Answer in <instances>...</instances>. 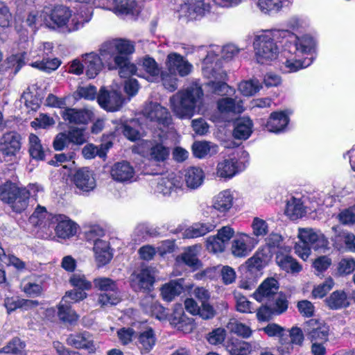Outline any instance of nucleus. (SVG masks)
<instances>
[{
    "label": "nucleus",
    "instance_id": "obj_1",
    "mask_svg": "<svg viewBox=\"0 0 355 355\" xmlns=\"http://www.w3.org/2000/svg\"><path fill=\"white\" fill-rule=\"evenodd\" d=\"M275 35L282 37L284 45L285 60L282 62L281 69L285 73L296 72L307 67L311 63L310 59H302L305 54L309 53L315 46L313 39L307 35L298 37L296 35L287 31H278Z\"/></svg>",
    "mask_w": 355,
    "mask_h": 355
},
{
    "label": "nucleus",
    "instance_id": "obj_2",
    "mask_svg": "<svg viewBox=\"0 0 355 355\" xmlns=\"http://www.w3.org/2000/svg\"><path fill=\"white\" fill-rule=\"evenodd\" d=\"M135 51L132 42L124 39H114L104 42L100 47V53L103 56L109 70L119 69L120 77L128 78L132 75L141 76L135 64L130 62L128 55Z\"/></svg>",
    "mask_w": 355,
    "mask_h": 355
},
{
    "label": "nucleus",
    "instance_id": "obj_3",
    "mask_svg": "<svg viewBox=\"0 0 355 355\" xmlns=\"http://www.w3.org/2000/svg\"><path fill=\"white\" fill-rule=\"evenodd\" d=\"M200 85L193 83L187 88L178 91L170 98V106L173 113L180 119H191L203 99Z\"/></svg>",
    "mask_w": 355,
    "mask_h": 355
},
{
    "label": "nucleus",
    "instance_id": "obj_4",
    "mask_svg": "<svg viewBox=\"0 0 355 355\" xmlns=\"http://www.w3.org/2000/svg\"><path fill=\"white\" fill-rule=\"evenodd\" d=\"M297 236L300 242L295 245V253L303 260H306L311 250H322L327 249L328 240L320 232L311 228H299Z\"/></svg>",
    "mask_w": 355,
    "mask_h": 355
},
{
    "label": "nucleus",
    "instance_id": "obj_5",
    "mask_svg": "<svg viewBox=\"0 0 355 355\" xmlns=\"http://www.w3.org/2000/svg\"><path fill=\"white\" fill-rule=\"evenodd\" d=\"M275 32L277 31L255 37L253 42V47L254 58L258 63L261 64H268L277 58L279 47L275 41V38L282 40V37L275 36Z\"/></svg>",
    "mask_w": 355,
    "mask_h": 355
},
{
    "label": "nucleus",
    "instance_id": "obj_6",
    "mask_svg": "<svg viewBox=\"0 0 355 355\" xmlns=\"http://www.w3.org/2000/svg\"><path fill=\"white\" fill-rule=\"evenodd\" d=\"M71 17V10L64 6H55L51 14V19L55 25L61 28L65 26V29L68 32H72L78 30L83 27L85 22L88 20L84 19L83 16L79 17V15H74L71 21L69 18Z\"/></svg>",
    "mask_w": 355,
    "mask_h": 355
},
{
    "label": "nucleus",
    "instance_id": "obj_7",
    "mask_svg": "<svg viewBox=\"0 0 355 355\" xmlns=\"http://www.w3.org/2000/svg\"><path fill=\"white\" fill-rule=\"evenodd\" d=\"M94 284L96 288L103 291L98 300L102 306L116 305L119 302V293L114 281L107 277H98L94 280Z\"/></svg>",
    "mask_w": 355,
    "mask_h": 355
},
{
    "label": "nucleus",
    "instance_id": "obj_8",
    "mask_svg": "<svg viewBox=\"0 0 355 355\" xmlns=\"http://www.w3.org/2000/svg\"><path fill=\"white\" fill-rule=\"evenodd\" d=\"M233 200L232 191L228 189L223 190L213 198L212 204L207 207L206 213L213 220L224 217L232 207Z\"/></svg>",
    "mask_w": 355,
    "mask_h": 355
},
{
    "label": "nucleus",
    "instance_id": "obj_9",
    "mask_svg": "<svg viewBox=\"0 0 355 355\" xmlns=\"http://www.w3.org/2000/svg\"><path fill=\"white\" fill-rule=\"evenodd\" d=\"M155 193L163 196H171L182 190V182L180 177L171 173L156 178L151 183Z\"/></svg>",
    "mask_w": 355,
    "mask_h": 355
},
{
    "label": "nucleus",
    "instance_id": "obj_10",
    "mask_svg": "<svg viewBox=\"0 0 355 355\" xmlns=\"http://www.w3.org/2000/svg\"><path fill=\"white\" fill-rule=\"evenodd\" d=\"M259 241L254 236L245 234H237L231 243V252L235 257H245L250 254Z\"/></svg>",
    "mask_w": 355,
    "mask_h": 355
},
{
    "label": "nucleus",
    "instance_id": "obj_11",
    "mask_svg": "<svg viewBox=\"0 0 355 355\" xmlns=\"http://www.w3.org/2000/svg\"><path fill=\"white\" fill-rule=\"evenodd\" d=\"M165 65L170 73L181 77L189 75L193 69V65L184 56L175 52L168 54Z\"/></svg>",
    "mask_w": 355,
    "mask_h": 355
},
{
    "label": "nucleus",
    "instance_id": "obj_12",
    "mask_svg": "<svg viewBox=\"0 0 355 355\" xmlns=\"http://www.w3.org/2000/svg\"><path fill=\"white\" fill-rule=\"evenodd\" d=\"M304 331L311 342L327 343L329 327L324 322L310 319L305 323Z\"/></svg>",
    "mask_w": 355,
    "mask_h": 355
},
{
    "label": "nucleus",
    "instance_id": "obj_13",
    "mask_svg": "<svg viewBox=\"0 0 355 355\" xmlns=\"http://www.w3.org/2000/svg\"><path fill=\"white\" fill-rule=\"evenodd\" d=\"M97 101L99 105L105 110L116 112L122 107L125 98L117 91H107L104 88H101L97 96Z\"/></svg>",
    "mask_w": 355,
    "mask_h": 355
},
{
    "label": "nucleus",
    "instance_id": "obj_14",
    "mask_svg": "<svg viewBox=\"0 0 355 355\" xmlns=\"http://www.w3.org/2000/svg\"><path fill=\"white\" fill-rule=\"evenodd\" d=\"M144 116L150 121L163 126L168 125L171 121V116L168 110L157 103H146L142 110Z\"/></svg>",
    "mask_w": 355,
    "mask_h": 355
},
{
    "label": "nucleus",
    "instance_id": "obj_15",
    "mask_svg": "<svg viewBox=\"0 0 355 355\" xmlns=\"http://www.w3.org/2000/svg\"><path fill=\"white\" fill-rule=\"evenodd\" d=\"M130 279V285L135 291H149L153 285L155 277L151 268H142L132 272Z\"/></svg>",
    "mask_w": 355,
    "mask_h": 355
},
{
    "label": "nucleus",
    "instance_id": "obj_16",
    "mask_svg": "<svg viewBox=\"0 0 355 355\" xmlns=\"http://www.w3.org/2000/svg\"><path fill=\"white\" fill-rule=\"evenodd\" d=\"M288 309V301L284 295H279L275 302L268 305L262 306L257 310V315L259 320H268L272 315H278L284 313Z\"/></svg>",
    "mask_w": 355,
    "mask_h": 355
},
{
    "label": "nucleus",
    "instance_id": "obj_17",
    "mask_svg": "<svg viewBox=\"0 0 355 355\" xmlns=\"http://www.w3.org/2000/svg\"><path fill=\"white\" fill-rule=\"evenodd\" d=\"M0 146L4 157H10V160H12L21 149V136L16 132H8L2 136Z\"/></svg>",
    "mask_w": 355,
    "mask_h": 355
},
{
    "label": "nucleus",
    "instance_id": "obj_18",
    "mask_svg": "<svg viewBox=\"0 0 355 355\" xmlns=\"http://www.w3.org/2000/svg\"><path fill=\"white\" fill-rule=\"evenodd\" d=\"M42 191V187L37 184H29L28 189L24 187H20L17 195H15L13 198L10 206L14 211L21 213L28 207L31 194Z\"/></svg>",
    "mask_w": 355,
    "mask_h": 355
},
{
    "label": "nucleus",
    "instance_id": "obj_19",
    "mask_svg": "<svg viewBox=\"0 0 355 355\" xmlns=\"http://www.w3.org/2000/svg\"><path fill=\"white\" fill-rule=\"evenodd\" d=\"M112 178L120 183H130L135 180V171L132 166L126 161L116 162L110 169Z\"/></svg>",
    "mask_w": 355,
    "mask_h": 355
},
{
    "label": "nucleus",
    "instance_id": "obj_20",
    "mask_svg": "<svg viewBox=\"0 0 355 355\" xmlns=\"http://www.w3.org/2000/svg\"><path fill=\"white\" fill-rule=\"evenodd\" d=\"M53 224H56L55 232L59 238L68 239L74 236L77 231V225L65 215L58 214L51 217Z\"/></svg>",
    "mask_w": 355,
    "mask_h": 355
},
{
    "label": "nucleus",
    "instance_id": "obj_21",
    "mask_svg": "<svg viewBox=\"0 0 355 355\" xmlns=\"http://www.w3.org/2000/svg\"><path fill=\"white\" fill-rule=\"evenodd\" d=\"M66 343L76 349L87 350L89 354L94 353L96 349L92 336L87 331L69 335Z\"/></svg>",
    "mask_w": 355,
    "mask_h": 355
},
{
    "label": "nucleus",
    "instance_id": "obj_22",
    "mask_svg": "<svg viewBox=\"0 0 355 355\" xmlns=\"http://www.w3.org/2000/svg\"><path fill=\"white\" fill-rule=\"evenodd\" d=\"M82 58L85 73L89 78H94L101 72L103 66H106L105 62L100 53L99 54L94 52L85 53L83 55Z\"/></svg>",
    "mask_w": 355,
    "mask_h": 355
},
{
    "label": "nucleus",
    "instance_id": "obj_23",
    "mask_svg": "<svg viewBox=\"0 0 355 355\" xmlns=\"http://www.w3.org/2000/svg\"><path fill=\"white\" fill-rule=\"evenodd\" d=\"M181 11L190 19H196L209 11V5L203 0H186Z\"/></svg>",
    "mask_w": 355,
    "mask_h": 355
},
{
    "label": "nucleus",
    "instance_id": "obj_24",
    "mask_svg": "<svg viewBox=\"0 0 355 355\" xmlns=\"http://www.w3.org/2000/svg\"><path fill=\"white\" fill-rule=\"evenodd\" d=\"M62 116L69 123L86 124L93 117V112L86 109L66 108L62 112Z\"/></svg>",
    "mask_w": 355,
    "mask_h": 355
},
{
    "label": "nucleus",
    "instance_id": "obj_25",
    "mask_svg": "<svg viewBox=\"0 0 355 355\" xmlns=\"http://www.w3.org/2000/svg\"><path fill=\"white\" fill-rule=\"evenodd\" d=\"M185 309L193 315H199L204 320L213 318L216 312L212 305L199 306L193 298H188L184 301Z\"/></svg>",
    "mask_w": 355,
    "mask_h": 355
},
{
    "label": "nucleus",
    "instance_id": "obj_26",
    "mask_svg": "<svg viewBox=\"0 0 355 355\" xmlns=\"http://www.w3.org/2000/svg\"><path fill=\"white\" fill-rule=\"evenodd\" d=\"M95 261L98 267L107 264L112 259L110 243L107 241H97L93 247Z\"/></svg>",
    "mask_w": 355,
    "mask_h": 355
},
{
    "label": "nucleus",
    "instance_id": "obj_27",
    "mask_svg": "<svg viewBox=\"0 0 355 355\" xmlns=\"http://www.w3.org/2000/svg\"><path fill=\"white\" fill-rule=\"evenodd\" d=\"M156 343V336L151 327H147L139 332L136 345L141 354L149 353Z\"/></svg>",
    "mask_w": 355,
    "mask_h": 355
},
{
    "label": "nucleus",
    "instance_id": "obj_28",
    "mask_svg": "<svg viewBox=\"0 0 355 355\" xmlns=\"http://www.w3.org/2000/svg\"><path fill=\"white\" fill-rule=\"evenodd\" d=\"M217 108L221 115L225 116L232 114H240L244 107L241 100L232 98H223L217 102Z\"/></svg>",
    "mask_w": 355,
    "mask_h": 355
},
{
    "label": "nucleus",
    "instance_id": "obj_29",
    "mask_svg": "<svg viewBox=\"0 0 355 355\" xmlns=\"http://www.w3.org/2000/svg\"><path fill=\"white\" fill-rule=\"evenodd\" d=\"M275 261L278 266L286 272L298 273L302 269V266L295 259L281 251L276 254Z\"/></svg>",
    "mask_w": 355,
    "mask_h": 355
},
{
    "label": "nucleus",
    "instance_id": "obj_30",
    "mask_svg": "<svg viewBox=\"0 0 355 355\" xmlns=\"http://www.w3.org/2000/svg\"><path fill=\"white\" fill-rule=\"evenodd\" d=\"M74 183L83 191H89L96 187V182L92 172L84 168L78 170L74 175Z\"/></svg>",
    "mask_w": 355,
    "mask_h": 355
},
{
    "label": "nucleus",
    "instance_id": "obj_31",
    "mask_svg": "<svg viewBox=\"0 0 355 355\" xmlns=\"http://www.w3.org/2000/svg\"><path fill=\"white\" fill-rule=\"evenodd\" d=\"M52 216L54 215L49 214L45 207L37 205L30 216L29 221L35 227L46 229L53 223L51 221Z\"/></svg>",
    "mask_w": 355,
    "mask_h": 355
},
{
    "label": "nucleus",
    "instance_id": "obj_32",
    "mask_svg": "<svg viewBox=\"0 0 355 355\" xmlns=\"http://www.w3.org/2000/svg\"><path fill=\"white\" fill-rule=\"evenodd\" d=\"M138 64L145 71V74L141 76L149 82H155L159 79L161 73L160 69L153 58L146 56L140 60Z\"/></svg>",
    "mask_w": 355,
    "mask_h": 355
},
{
    "label": "nucleus",
    "instance_id": "obj_33",
    "mask_svg": "<svg viewBox=\"0 0 355 355\" xmlns=\"http://www.w3.org/2000/svg\"><path fill=\"white\" fill-rule=\"evenodd\" d=\"M200 249L201 246L198 245L188 247L176 258L177 262L183 263L194 269L198 268L200 266V262L198 256Z\"/></svg>",
    "mask_w": 355,
    "mask_h": 355
},
{
    "label": "nucleus",
    "instance_id": "obj_34",
    "mask_svg": "<svg viewBox=\"0 0 355 355\" xmlns=\"http://www.w3.org/2000/svg\"><path fill=\"white\" fill-rule=\"evenodd\" d=\"M278 282L274 278L266 279L254 293L253 296L257 301L262 302L265 298H270L277 293Z\"/></svg>",
    "mask_w": 355,
    "mask_h": 355
},
{
    "label": "nucleus",
    "instance_id": "obj_35",
    "mask_svg": "<svg viewBox=\"0 0 355 355\" xmlns=\"http://www.w3.org/2000/svg\"><path fill=\"white\" fill-rule=\"evenodd\" d=\"M112 10L117 15H137L140 8L135 0H114Z\"/></svg>",
    "mask_w": 355,
    "mask_h": 355
},
{
    "label": "nucleus",
    "instance_id": "obj_36",
    "mask_svg": "<svg viewBox=\"0 0 355 355\" xmlns=\"http://www.w3.org/2000/svg\"><path fill=\"white\" fill-rule=\"evenodd\" d=\"M205 179L202 169L197 166H191L185 170L184 181L187 187L195 189L200 187Z\"/></svg>",
    "mask_w": 355,
    "mask_h": 355
},
{
    "label": "nucleus",
    "instance_id": "obj_37",
    "mask_svg": "<svg viewBox=\"0 0 355 355\" xmlns=\"http://www.w3.org/2000/svg\"><path fill=\"white\" fill-rule=\"evenodd\" d=\"M334 245L338 250L355 252V235L347 232H342L335 236Z\"/></svg>",
    "mask_w": 355,
    "mask_h": 355
},
{
    "label": "nucleus",
    "instance_id": "obj_38",
    "mask_svg": "<svg viewBox=\"0 0 355 355\" xmlns=\"http://www.w3.org/2000/svg\"><path fill=\"white\" fill-rule=\"evenodd\" d=\"M289 121L284 112H273L267 121L266 128L272 132H280L284 130Z\"/></svg>",
    "mask_w": 355,
    "mask_h": 355
},
{
    "label": "nucleus",
    "instance_id": "obj_39",
    "mask_svg": "<svg viewBox=\"0 0 355 355\" xmlns=\"http://www.w3.org/2000/svg\"><path fill=\"white\" fill-rule=\"evenodd\" d=\"M239 171L237 161L235 159H225L218 162L216 167V175L223 178H232Z\"/></svg>",
    "mask_w": 355,
    "mask_h": 355
},
{
    "label": "nucleus",
    "instance_id": "obj_40",
    "mask_svg": "<svg viewBox=\"0 0 355 355\" xmlns=\"http://www.w3.org/2000/svg\"><path fill=\"white\" fill-rule=\"evenodd\" d=\"M111 142L102 144L99 146H95L89 144L85 146L82 150V154L85 159H94L96 156L100 158H105L108 150L112 147Z\"/></svg>",
    "mask_w": 355,
    "mask_h": 355
},
{
    "label": "nucleus",
    "instance_id": "obj_41",
    "mask_svg": "<svg viewBox=\"0 0 355 355\" xmlns=\"http://www.w3.org/2000/svg\"><path fill=\"white\" fill-rule=\"evenodd\" d=\"M183 279L171 281L165 284L161 288L162 298L166 302H171L175 297L180 295L184 290Z\"/></svg>",
    "mask_w": 355,
    "mask_h": 355
},
{
    "label": "nucleus",
    "instance_id": "obj_42",
    "mask_svg": "<svg viewBox=\"0 0 355 355\" xmlns=\"http://www.w3.org/2000/svg\"><path fill=\"white\" fill-rule=\"evenodd\" d=\"M252 121L248 117L237 119L235 122L233 135L238 139H247L252 132Z\"/></svg>",
    "mask_w": 355,
    "mask_h": 355
},
{
    "label": "nucleus",
    "instance_id": "obj_43",
    "mask_svg": "<svg viewBox=\"0 0 355 355\" xmlns=\"http://www.w3.org/2000/svg\"><path fill=\"white\" fill-rule=\"evenodd\" d=\"M31 57L33 58L36 57L42 58V60L41 61L32 62L31 65L34 68L46 73H51V71L56 70L61 64V61L58 58L49 60L46 58V56H44V55H31Z\"/></svg>",
    "mask_w": 355,
    "mask_h": 355
},
{
    "label": "nucleus",
    "instance_id": "obj_44",
    "mask_svg": "<svg viewBox=\"0 0 355 355\" xmlns=\"http://www.w3.org/2000/svg\"><path fill=\"white\" fill-rule=\"evenodd\" d=\"M216 225L211 223H198L187 228L183 233V236L187 239H194L202 236L211 232Z\"/></svg>",
    "mask_w": 355,
    "mask_h": 355
},
{
    "label": "nucleus",
    "instance_id": "obj_45",
    "mask_svg": "<svg viewBox=\"0 0 355 355\" xmlns=\"http://www.w3.org/2000/svg\"><path fill=\"white\" fill-rule=\"evenodd\" d=\"M285 213L291 220L302 217L305 209L302 200L299 198H292L287 202Z\"/></svg>",
    "mask_w": 355,
    "mask_h": 355
},
{
    "label": "nucleus",
    "instance_id": "obj_46",
    "mask_svg": "<svg viewBox=\"0 0 355 355\" xmlns=\"http://www.w3.org/2000/svg\"><path fill=\"white\" fill-rule=\"evenodd\" d=\"M57 307V316L62 322L72 324L78 320V315L67 303L61 300Z\"/></svg>",
    "mask_w": 355,
    "mask_h": 355
},
{
    "label": "nucleus",
    "instance_id": "obj_47",
    "mask_svg": "<svg viewBox=\"0 0 355 355\" xmlns=\"http://www.w3.org/2000/svg\"><path fill=\"white\" fill-rule=\"evenodd\" d=\"M227 329L243 338H249L252 334L251 329L246 324L239 322L235 318L230 319L226 325Z\"/></svg>",
    "mask_w": 355,
    "mask_h": 355
},
{
    "label": "nucleus",
    "instance_id": "obj_48",
    "mask_svg": "<svg viewBox=\"0 0 355 355\" xmlns=\"http://www.w3.org/2000/svg\"><path fill=\"white\" fill-rule=\"evenodd\" d=\"M218 146L207 141H196L192 145V150L195 157L203 158L209 153H216Z\"/></svg>",
    "mask_w": 355,
    "mask_h": 355
},
{
    "label": "nucleus",
    "instance_id": "obj_49",
    "mask_svg": "<svg viewBox=\"0 0 355 355\" xmlns=\"http://www.w3.org/2000/svg\"><path fill=\"white\" fill-rule=\"evenodd\" d=\"M20 187L10 181L6 182L0 186V199L4 203L10 205L13 198L17 195Z\"/></svg>",
    "mask_w": 355,
    "mask_h": 355
},
{
    "label": "nucleus",
    "instance_id": "obj_50",
    "mask_svg": "<svg viewBox=\"0 0 355 355\" xmlns=\"http://www.w3.org/2000/svg\"><path fill=\"white\" fill-rule=\"evenodd\" d=\"M325 302L327 305L331 309H338L348 304L347 295L343 291L333 292L331 295L325 300Z\"/></svg>",
    "mask_w": 355,
    "mask_h": 355
},
{
    "label": "nucleus",
    "instance_id": "obj_51",
    "mask_svg": "<svg viewBox=\"0 0 355 355\" xmlns=\"http://www.w3.org/2000/svg\"><path fill=\"white\" fill-rule=\"evenodd\" d=\"M28 140L30 155L35 159L42 160L44 158V150L38 137L31 134Z\"/></svg>",
    "mask_w": 355,
    "mask_h": 355
},
{
    "label": "nucleus",
    "instance_id": "obj_52",
    "mask_svg": "<svg viewBox=\"0 0 355 355\" xmlns=\"http://www.w3.org/2000/svg\"><path fill=\"white\" fill-rule=\"evenodd\" d=\"M238 88L243 96H251L260 90L261 85L258 80L251 79L241 82Z\"/></svg>",
    "mask_w": 355,
    "mask_h": 355
},
{
    "label": "nucleus",
    "instance_id": "obj_53",
    "mask_svg": "<svg viewBox=\"0 0 355 355\" xmlns=\"http://www.w3.org/2000/svg\"><path fill=\"white\" fill-rule=\"evenodd\" d=\"M290 337H291V342L287 343L286 345L284 346L286 352H289L290 349L293 348L292 344L297 345H302L303 343V341L304 340V336L302 330L297 327H292L290 330ZM282 345H284L283 343H282ZM284 346L278 347V349L279 351H284V349H283Z\"/></svg>",
    "mask_w": 355,
    "mask_h": 355
},
{
    "label": "nucleus",
    "instance_id": "obj_54",
    "mask_svg": "<svg viewBox=\"0 0 355 355\" xmlns=\"http://www.w3.org/2000/svg\"><path fill=\"white\" fill-rule=\"evenodd\" d=\"M284 0H259L257 6L266 14L277 12L283 7Z\"/></svg>",
    "mask_w": 355,
    "mask_h": 355
},
{
    "label": "nucleus",
    "instance_id": "obj_55",
    "mask_svg": "<svg viewBox=\"0 0 355 355\" xmlns=\"http://www.w3.org/2000/svg\"><path fill=\"white\" fill-rule=\"evenodd\" d=\"M170 150L162 144H156L150 149L149 156L155 162H164L169 156Z\"/></svg>",
    "mask_w": 355,
    "mask_h": 355
},
{
    "label": "nucleus",
    "instance_id": "obj_56",
    "mask_svg": "<svg viewBox=\"0 0 355 355\" xmlns=\"http://www.w3.org/2000/svg\"><path fill=\"white\" fill-rule=\"evenodd\" d=\"M227 349L230 355H248V342L239 340L232 341L227 345Z\"/></svg>",
    "mask_w": 355,
    "mask_h": 355
},
{
    "label": "nucleus",
    "instance_id": "obj_57",
    "mask_svg": "<svg viewBox=\"0 0 355 355\" xmlns=\"http://www.w3.org/2000/svg\"><path fill=\"white\" fill-rule=\"evenodd\" d=\"M212 93L219 96L232 95L234 89L224 81H210L207 83Z\"/></svg>",
    "mask_w": 355,
    "mask_h": 355
},
{
    "label": "nucleus",
    "instance_id": "obj_58",
    "mask_svg": "<svg viewBox=\"0 0 355 355\" xmlns=\"http://www.w3.org/2000/svg\"><path fill=\"white\" fill-rule=\"evenodd\" d=\"M139 125L136 120L131 121L123 125V133L130 141H136L141 137Z\"/></svg>",
    "mask_w": 355,
    "mask_h": 355
},
{
    "label": "nucleus",
    "instance_id": "obj_59",
    "mask_svg": "<svg viewBox=\"0 0 355 355\" xmlns=\"http://www.w3.org/2000/svg\"><path fill=\"white\" fill-rule=\"evenodd\" d=\"M251 227L253 235L256 237H263L268 232V225L266 221L258 217L254 218Z\"/></svg>",
    "mask_w": 355,
    "mask_h": 355
},
{
    "label": "nucleus",
    "instance_id": "obj_60",
    "mask_svg": "<svg viewBox=\"0 0 355 355\" xmlns=\"http://www.w3.org/2000/svg\"><path fill=\"white\" fill-rule=\"evenodd\" d=\"M355 270V259L352 258L342 259L337 266V273L340 276L351 274Z\"/></svg>",
    "mask_w": 355,
    "mask_h": 355
},
{
    "label": "nucleus",
    "instance_id": "obj_61",
    "mask_svg": "<svg viewBox=\"0 0 355 355\" xmlns=\"http://www.w3.org/2000/svg\"><path fill=\"white\" fill-rule=\"evenodd\" d=\"M85 234L87 241L94 245L97 241H103L101 237L105 235V230L99 225H94L89 226Z\"/></svg>",
    "mask_w": 355,
    "mask_h": 355
},
{
    "label": "nucleus",
    "instance_id": "obj_62",
    "mask_svg": "<svg viewBox=\"0 0 355 355\" xmlns=\"http://www.w3.org/2000/svg\"><path fill=\"white\" fill-rule=\"evenodd\" d=\"M236 300V310L241 313H252L254 310L252 305V302H250L245 296L236 293L235 294Z\"/></svg>",
    "mask_w": 355,
    "mask_h": 355
},
{
    "label": "nucleus",
    "instance_id": "obj_63",
    "mask_svg": "<svg viewBox=\"0 0 355 355\" xmlns=\"http://www.w3.org/2000/svg\"><path fill=\"white\" fill-rule=\"evenodd\" d=\"M22 286V291L27 296L31 297L40 296L43 293V288L41 284L28 282L24 283Z\"/></svg>",
    "mask_w": 355,
    "mask_h": 355
},
{
    "label": "nucleus",
    "instance_id": "obj_64",
    "mask_svg": "<svg viewBox=\"0 0 355 355\" xmlns=\"http://www.w3.org/2000/svg\"><path fill=\"white\" fill-rule=\"evenodd\" d=\"M164 87L170 92H173L178 88V79L177 75L168 72H162L159 75Z\"/></svg>",
    "mask_w": 355,
    "mask_h": 355
}]
</instances>
